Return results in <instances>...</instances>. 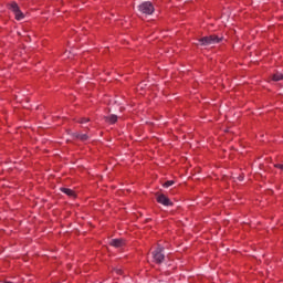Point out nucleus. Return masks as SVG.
<instances>
[{"label":"nucleus","instance_id":"nucleus-2","mask_svg":"<svg viewBox=\"0 0 283 283\" xmlns=\"http://www.w3.org/2000/svg\"><path fill=\"white\" fill-rule=\"evenodd\" d=\"M165 248L158 245L155 251H153V260L156 262V264H163L165 262Z\"/></svg>","mask_w":283,"mask_h":283},{"label":"nucleus","instance_id":"nucleus-13","mask_svg":"<svg viewBox=\"0 0 283 283\" xmlns=\"http://www.w3.org/2000/svg\"><path fill=\"white\" fill-rule=\"evenodd\" d=\"M275 167L276 169H281V171H283V164H276Z\"/></svg>","mask_w":283,"mask_h":283},{"label":"nucleus","instance_id":"nucleus-1","mask_svg":"<svg viewBox=\"0 0 283 283\" xmlns=\"http://www.w3.org/2000/svg\"><path fill=\"white\" fill-rule=\"evenodd\" d=\"M221 39L218 35L203 36L198 40L197 45H216V43H220Z\"/></svg>","mask_w":283,"mask_h":283},{"label":"nucleus","instance_id":"nucleus-3","mask_svg":"<svg viewBox=\"0 0 283 283\" xmlns=\"http://www.w3.org/2000/svg\"><path fill=\"white\" fill-rule=\"evenodd\" d=\"M9 10L13 12L17 21H22V19H25V14L21 12V9L19 8V4H17V2H11L9 4Z\"/></svg>","mask_w":283,"mask_h":283},{"label":"nucleus","instance_id":"nucleus-4","mask_svg":"<svg viewBox=\"0 0 283 283\" xmlns=\"http://www.w3.org/2000/svg\"><path fill=\"white\" fill-rule=\"evenodd\" d=\"M139 12L143 14H154V4L149 1L143 2L138 6Z\"/></svg>","mask_w":283,"mask_h":283},{"label":"nucleus","instance_id":"nucleus-6","mask_svg":"<svg viewBox=\"0 0 283 283\" xmlns=\"http://www.w3.org/2000/svg\"><path fill=\"white\" fill-rule=\"evenodd\" d=\"M109 244L111 247H115V249H120V247L125 245V241L123 239H112Z\"/></svg>","mask_w":283,"mask_h":283},{"label":"nucleus","instance_id":"nucleus-11","mask_svg":"<svg viewBox=\"0 0 283 283\" xmlns=\"http://www.w3.org/2000/svg\"><path fill=\"white\" fill-rule=\"evenodd\" d=\"M172 185H175V181H174V180H168V181H166V182L164 184V187H165L166 189H168V187H172Z\"/></svg>","mask_w":283,"mask_h":283},{"label":"nucleus","instance_id":"nucleus-7","mask_svg":"<svg viewBox=\"0 0 283 283\" xmlns=\"http://www.w3.org/2000/svg\"><path fill=\"white\" fill-rule=\"evenodd\" d=\"M104 120L108 123L109 125H114L118 120V115L111 114L108 116H104Z\"/></svg>","mask_w":283,"mask_h":283},{"label":"nucleus","instance_id":"nucleus-14","mask_svg":"<svg viewBox=\"0 0 283 283\" xmlns=\"http://www.w3.org/2000/svg\"><path fill=\"white\" fill-rule=\"evenodd\" d=\"M115 271H116V273H117L118 275H120V274L123 273V270H120V269H116Z\"/></svg>","mask_w":283,"mask_h":283},{"label":"nucleus","instance_id":"nucleus-5","mask_svg":"<svg viewBox=\"0 0 283 283\" xmlns=\"http://www.w3.org/2000/svg\"><path fill=\"white\" fill-rule=\"evenodd\" d=\"M157 202H159V205H164V207H171V205H174V202H171V200H169L165 195L157 196Z\"/></svg>","mask_w":283,"mask_h":283},{"label":"nucleus","instance_id":"nucleus-12","mask_svg":"<svg viewBox=\"0 0 283 283\" xmlns=\"http://www.w3.org/2000/svg\"><path fill=\"white\" fill-rule=\"evenodd\" d=\"M78 123H81L82 125L85 124V123H90V118L87 117H83L78 120Z\"/></svg>","mask_w":283,"mask_h":283},{"label":"nucleus","instance_id":"nucleus-10","mask_svg":"<svg viewBox=\"0 0 283 283\" xmlns=\"http://www.w3.org/2000/svg\"><path fill=\"white\" fill-rule=\"evenodd\" d=\"M283 80V74L277 72L272 76V81H282Z\"/></svg>","mask_w":283,"mask_h":283},{"label":"nucleus","instance_id":"nucleus-8","mask_svg":"<svg viewBox=\"0 0 283 283\" xmlns=\"http://www.w3.org/2000/svg\"><path fill=\"white\" fill-rule=\"evenodd\" d=\"M60 190L62 191V193H65L70 198H74V196H75L74 190H72L70 188H60Z\"/></svg>","mask_w":283,"mask_h":283},{"label":"nucleus","instance_id":"nucleus-9","mask_svg":"<svg viewBox=\"0 0 283 283\" xmlns=\"http://www.w3.org/2000/svg\"><path fill=\"white\" fill-rule=\"evenodd\" d=\"M74 137H75V138H78V139L82 140L83 143H85V140H87V138H90V137L87 136V134H78V133H75V134H74Z\"/></svg>","mask_w":283,"mask_h":283}]
</instances>
